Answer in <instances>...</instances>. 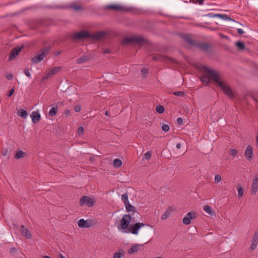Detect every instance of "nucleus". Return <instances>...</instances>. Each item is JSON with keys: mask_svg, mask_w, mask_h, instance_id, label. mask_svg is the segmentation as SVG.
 <instances>
[{"mask_svg": "<svg viewBox=\"0 0 258 258\" xmlns=\"http://www.w3.org/2000/svg\"><path fill=\"white\" fill-rule=\"evenodd\" d=\"M61 69L60 67L53 68L49 72L50 74L52 76L57 73L59 72Z\"/></svg>", "mask_w": 258, "mask_h": 258, "instance_id": "29", "label": "nucleus"}, {"mask_svg": "<svg viewBox=\"0 0 258 258\" xmlns=\"http://www.w3.org/2000/svg\"><path fill=\"white\" fill-rule=\"evenodd\" d=\"M237 32L239 34H243L244 33V31L242 29L239 28L237 29Z\"/></svg>", "mask_w": 258, "mask_h": 258, "instance_id": "53", "label": "nucleus"}, {"mask_svg": "<svg viewBox=\"0 0 258 258\" xmlns=\"http://www.w3.org/2000/svg\"><path fill=\"white\" fill-rule=\"evenodd\" d=\"M57 112V107H52L49 112V114L51 116H54L56 115Z\"/></svg>", "mask_w": 258, "mask_h": 258, "instance_id": "32", "label": "nucleus"}, {"mask_svg": "<svg viewBox=\"0 0 258 258\" xmlns=\"http://www.w3.org/2000/svg\"><path fill=\"white\" fill-rule=\"evenodd\" d=\"M20 231L22 234V235L28 239H30L31 238V234L28 229L24 225H21L20 227Z\"/></svg>", "mask_w": 258, "mask_h": 258, "instance_id": "16", "label": "nucleus"}, {"mask_svg": "<svg viewBox=\"0 0 258 258\" xmlns=\"http://www.w3.org/2000/svg\"><path fill=\"white\" fill-rule=\"evenodd\" d=\"M25 155V153L22 151H18L15 154L16 159H20L22 158Z\"/></svg>", "mask_w": 258, "mask_h": 258, "instance_id": "36", "label": "nucleus"}, {"mask_svg": "<svg viewBox=\"0 0 258 258\" xmlns=\"http://www.w3.org/2000/svg\"><path fill=\"white\" fill-rule=\"evenodd\" d=\"M105 10H113L116 11L126 12L132 10L131 8L127 7L119 4H112L104 7Z\"/></svg>", "mask_w": 258, "mask_h": 258, "instance_id": "5", "label": "nucleus"}, {"mask_svg": "<svg viewBox=\"0 0 258 258\" xmlns=\"http://www.w3.org/2000/svg\"><path fill=\"white\" fill-rule=\"evenodd\" d=\"M58 258H66L62 254L59 253Z\"/></svg>", "mask_w": 258, "mask_h": 258, "instance_id": "59", "label": "nucleus"}, {"mask_svg": "<svg viewBox=\"0 0 258 258\" xmlns=\"http://www.w3.org/2000/svg\"><path fill=\"white\" fill-rule=\"evenodd\" d=\"M141 73L142 76L145 77L146 75L148 73V71L146 69H144L141 71Z\"/></svg>", "mask_w": 258, "mask_h": 258, "instance_id": "43", "label": "nucleus"}, {"mask_svg": "<svg viewBox=\"0 0 258 258\" xmlns=\"http://www.w3.org/2000/svg\"><path fill=\"white\" fill-rule=\"evenodd\" d=\"M50 50V47H43L39 51L37 55L32 58V61L34 63H38L49 53Z\"/></svg>", "mask_w": 258, "mask_h": 258, "instance_id": "2", "label": "nucleus"}, {"mask_svg": "<svg viewBox=\"0 0 258 258\" xmlns=\"http://www.w3.org/2000/svg\"><path fill=\"white\" fill-rule=\"evenodd\" d=\"M257 244L254 243H251V246H250V248L252 249V250H253L254 249L256 246H257Z\"/></svg>", "mask_w": 258, "mask_h": 258, "instance_id": "51", "label": "nucleus"}, {"mask_svg": "<svg viewBox=\"0 0 258 258\" xmlns=\"http://www.w3.org/2000/svg\"><path fill=\"white\" fill-rule=\"evenodd\" d=\"M14 88H12L10 90V92H9V93L8 94V96L9 97H10L14 93Z\"/></svg>", "mask_w": 258, "mask_h": 258, "instance_id": "52", "label": "nucleus"}, {"mask_svg": "<svg viewBox=\"0 0 258 258\" xmlns=\"http://www.w3.org/2000/svg\"><path fill=\"white\" fill-rule=\"evenodd\" d=\"M23 46H17L11 51L10 55H9V59H15L18 55L20 52L21 51Z\"/></svg>", "mask_w": 258, "mask_h": 258, "instance_id": "12", "label": "nucleus"}, {"mask_svg": "<svg viewBox=\"0 0 258 258\" xmlns=\"http://www.w3.org/2000/svg\"><path fill=\"white\" fill-rule=\"evenodd\" d=\"M65 112H66V114L67 115H68L70 113V111L69 110H67Z\"/></svg>", "mask_w": 258, "mask_h": 258, "instance_id": "61", "label": "nucleus"}, {"mask_svg": "<svg viewBox=\"0 0 258 258\" xmlns=\"http://www.w3.org/2000/svg\"><path fill=\"white\" fill-rule=\"evenodd\" d=\"M237 151L236 149H230L229 150L228 153L229 155L234 156L237 154Z\"/></svg>", "mask_w": 258, "mask_h": 258, "instance_id": "38", "label": "nucleus"}, {"mask_svg": "<svg viewBox=\"0 0 258 258\" xmlns=\"http://www.w3.org/2000/svg\"><path fill=\"white\" fill-rule=\"evenodd\" d=\"M200 70L206 74L201 77V80L203 83L208 85L211 82V80H212L226 95L231 98L233 97V92L231 88L225 82L222 80L221 74L218 71L204 66L201 67Z\"/></svg>", "mask_w": 258, "mask_h": 258, "instance_id": "1", "label": "nucleus"}, {"mask_svg": "<svg viewBox=\"0 0 258 258\" xmlns=\"http://www.w3.org/2000/svg\"><path fill=\"white\" fill-rule=\"evenodd\" d=\"M106 34L103 32H98L93 34H90V39L94 40H100L105 36Z\"/></svg>", "mask_w": 258, "mask_h": 258, "instance_id": "14", "label": "nucleus"}, {"mask_svg": "<svg viewBox=\"0 0 258 258\" xmlns=\"http://www.w3.org/2000/svg\"><path fill=\"white\" fill-rule=\"evenodd\" d=\"M10 252L13 255H15L17 253V249L15 247H11L10 249Z\"/></svg>", "mask_w": 258, "mask_h": 258, "instance_id": "39", "label": "nucleus"}, {"mask_svg": "<svg viewBox=\"0 0 258 258\" xmlns=\"http://www.w3.org/2000/svg\"><path fill=\"white\" fill-rule=\"evenodd\" d=\"M89 57L86 55H83L77 59V63L78 64L82 63L89 60Z\"/></svg>", "mask_w": 258, "mask_h": 258, "instance_id": "24", "label": "nucleus"}, {"mask_svg": "<svg viewBox=\"0 0 258 258\" xmlns=\"http://www.w3.org/2000/svg\"><path fill=\"white\" fill-rule=\"evenodd\" d=\"M121 200L124 205H126V203H128V195L127 194H124L121 196Z\"/></svg>", "mask_w": 258, "mask_h": 258, "instance_id": "35", "label": "nucleus"}, {"mask_svg": "<svg viewBox=\"0 0 258 258\" xmlns=\"http://www.w3.org/2000/svg\"><path fill=\"white\" fill-rule=\"evenodd\" d=\"M94 204L93 199L87 196H84L80 199V205L81 206L85 205L89 207H91L94 206Z\"/></svg>", "mask_w": 258, "mask_h": 258, "instance_id": "7", "label": "nucleus"}, {"mask_svg": "<svg viewBox=\"0 0 258 258\" xmlns=\"http://www.w3.org/2000/svg\"><path fill=\"white\" fill-rule=\"evenodd\" d=\"M60 52H61V51H57V52H56L55 54L56 55H58L60 53Z\"/></svg>", "mask_w": 258, "mask_h": 258, "instance_id": "60", "label": "nucleus"}, {"mask_svg": "<svg viewBox=\"0 0 258 258\" xmlns=\"http://www.w3.org/2000/svg\"><path fill=\"white\" fill-rule=\"evenodd\" d=\"M237 189L238 190V197H241L243 194V187L240 185H238L237 187Z\"/></svg>", "mask_w": 258, "mask_h": 258, "instance_id": "34", "label": "nucleus"}, {"mask_svg": "<svg viewBox=\"0 0 258 258\" xmlns=\"http://www.w3.org/2000/svg\"><path fill=\"white\" fill-rule=\"evenodd\" d=\"M131 220V217L129 215H124L121 218L120 221V227L122 229L127 228Z\"/></svg>", "mask_w": 258, "mask_h": 258, "instance_id": "9", "label": "nucleus"}, {"mask_svg": "<svg viewBox=\"0 0 258 258\" xmlns=\"http://www.w3.org/2000/svg\"><path fill=\"white\" fill-rule=\"evenodd\" d=\"M25 74L27 77H28L29 78H31V74L28 70H25Z\"/></svg>", "mask_w": 258, "mask_h": 258, "instance_id": "50", "label": "nucleus"}, {"mask_svg": "<svg viewBox=\"0 0 258 258\" xmlns=\"http://www.w3.org/2000/svg\"><path fill=\"white\" fill-rule=\"evenodd\" d=\"M32 122L34 123L38 122L41 119V115L38 111H33L30 115Z\"/></svg>", "mask_w": 258, "mask_h": 258, "instance_id": "17", "label": "nucleus"}, {"mask_svg": "<svg viewBox=\"0 0 258 258\" xmlns=\"http://www.w3.org/2000/svg\"><path fill=\"white\" fill-rule=\"evenodd\" d=\"M141 246H142L141 244H134L132 246V247L128 250V251H127L128 253L129 254H132L135 252H137L139 250V248Z\"/></svg>", "mask_w": 258, "mask_h": 258, "instance_id": "19", "label": "nucleus"}, {"mask_svg": "<svg viewBox=\"0 0 258 258\" xmlns=\"http://www.w3.org/2000/svg\"><path fill=\"white\" fill-rule=\"evenodd\" d=\"M124 255V252L123 249H120L117 252L114 253L113 258H121L122 256Z\"/></svg>", "mask_w": 258, "mask_h": 258, "instance_id": "25", "label": "nucleus"}, {"mask_svg": "<svg viewBox=\"0 0 258 258\" xmlns=\"http://www.w3.org/2000/svg\"><path fill=\"white\" fill-rule=\"evenodd\" d=\"M125 206L127 212H134V214H136L137 215V216H140V215L139 214V213L135 212L134 207H133L132 205H131L129 202L126 203V205H125Z\"/></svg>", "mask_w": 258, "mask_h": 258, "instance_id": "23", "label": "nucleus"}, {"mask_svg": "<svg viewBox=\"0 0 258 258\" xmlns=\"http://www.w3.org/2000/svg\"><path fill=\"white\" fill-rule=\"evenodd\" d=\"M156 110L159 113H162L164 111V108L162 105H158L156 107Z\"/></svg>", "mask_w": 258, "mask_h": 258, "instance_id": "37", "label": "nucleus"}, {"mask_svg": "<svg viewBox=\"0 0 258 258\" xmlns=\"http://www.w3.org/2000/svg\"><path fill=\"white\" fill-rule=\"evenodd\" d=\"M252 148L251 146H248L246 148L244 154L246 159H250L252 158Z\"/></svg>", "mask_w": 258, "mask_h": 258, "instance_id": "20", "label": "nucleus"}, {"mask_svg": "<svg viewBox=\"0 0 258 258\" xmlns=\"http://www.w3.org/2000/svg\"><path fill=\"white\" fill-rule=\"evenodd\" d=\"M173 209L171 207H169L167 209V210L165 212V213L162 215L161 217V219L162 220H165L167 219L170 215L172 211H173Z\"/></svg>", "mask_w": 258, "mask_h": 258, "instance_id": "22", "label": "nucleus"}, {"mask_svg": "<svg viewBox=\"0 0 258 258\" xmlns=\"http://www.w3.org/2000/svg\"><path fill=\"white\" fill-rule=\"evenodd\" d=\"M69 8L75 11H79L83 10L84 8L82 5L78 4L77 3H73L69 6Z\"/></svg>", "mask_w": 258, "mask_h": 258, "instance_id": "18", "label": "nucleus"}, {"mask_svg": "<svg viewBox=\"0 0 258 258\" xmlns=\"http://www.w3.org/2000/svg\"><path fill=\"white\" fill-rule=\"evenodd\" d=\"M176 147L177 149H180L181 148V144L180 143H177L176 145Z\"/></svg>", "mask_w": 258, "mask_h": 258, "instance_id": "58", "label": "nucleus"}, {"mask_svg": "<svg viewBox=\"0 0 258 258\" xmlns=\"http://www.w3.org/2000/svg\"><path fill=\"white\" fill-rule=\"evenodd\" d=\"M197 2L199 3V4L201 5L203 4L204 0H196Z\"/></svg>", "mask_w": 258, "mask_h": 258, "instance_id": "57", "label": "nucleus"}, {"mask_svg": "<svg viewBox=\"0 0 258 258\" xmlns=\"http://www.w3.org/2000/svg\"><path fill=\"white\" fill-rule=\"evenodd\" d=\"M251 243H254L256 244L258 243V231L254 233V234L252 237Z\"/></svg>", "mask_w": 258, "mask_h": 258, "instance_id": "33", "label": "nucleus"}, {"mask_svg": "<svg viewBox=\"0 0 258 258\" xmlns=\"http://www.w3.org/2000/svg\"><path fill=\"white\" fill-rule=\"evenodd\" d=\"M196 46L206 52H210L211 51V45L209 43L205 42L197 43Z\"/></svg>", "mask_w": 258, "mask_h": 258, "instance_id": "11", "label": "nucleus"}, {"mask_svg": "<svg viewBox=\"0 0 258 258\" xmlns=\"http://www.w3.org/2000/svg\"><path fill=\"white\" fill-rule=\"evenodd\" d=\"M18 114L24 118H26L28 116L27 112L23 109H20L18 112Z\"/></svg>", "mask_w": 258, "mask_h": 258, "instance_id": "27", "label": "nucleus"}, {"mask_svg": "<svg viewBox=\"0 0 258 258\" xmlns=\"http://www.w3.org/2000/svg\"><path fill=\"white\" fill-rule=\"evenodd\" d=\"M215 14H213L212 13H210V14H209L207 16H209V17H212V18H213V17H217V16H215Z\"/></svg>", "mask_w": 258, "mask_h": 258, "instance_id": "55", "label": "nucleus"}, {"mask_svg": "<svg viewBox=\"0 0 258 258\" xmlns=\"http://www.w3.org/2000/svg\"><path fill=\"white\" fill-rule=\"evenodd\" d=\"M183 39L187 42L189 44L191 45H195L196 46L197 44L196 42H195L191 37L190 35H185L183 37Z\"/></svg>", "mask_w": 258, "mask_h": 258, "instance_id": "21", "label": "nucleus"}, {"mask_svg": "<svg viewBox=\"0 0 258 258\" xmlns=\"http://www.w3.org/2000/svg\"><path fill=\"white\" fill-rule=\"evenodd\" d=\"M97 224V221L95 219H89L86 220L81 219L78 222V226L81 228H89L95 226Z\"/></svg>", "mask_w": 258, "mask_h": 258, "instance_id": "4", "label": "nucleus"}, {"mask_svg": "<svg viewBox=\"0 0 258 258\" xmlns=\"http://www.w3.org/2000/svg\"><path fill=\"white\" fill-rule=\"evenodd\" d=\"M43 258H51V257L48 255H44V256H43Z\"/></svg>", "mask_w": 258, "mask_h": 258, "instance_id": "62", "label": "nucleus"}, {"mask_svg": "<svg viewBox=\"0 0 258 258\" xmlns=\"http://www.w3.org/2000/svg\"><path fill=\"white\" fill-rule=\"evenodd\" d=\"M146 39L142 36H135L131 37L125 38L123 40L122 43L123 44H126L130 43L140 44L144 43Z\"/></svg>", "mask_w": 258, "mask_h": 258, "instance_id": "3", "label": "nucleus"}, {"mask_svg": "<svg viewBox=\"0 0 258 258\" xmlns=\"http://www.w3.org/2000/svg\"><path fill=\"white\" fill-rule=\"evenodd\" d=\"M215 182L216 183H218L219 182H220L221 180V177L220 176V175H216L215 177Z\"/></svg>", "mask_w": 258, "mask_h": 258, "instance_id": "44", "label": "nucleus"}, {"mask_svg": "<svg viewBox=\"0 0 258 258\" xmlns=\"http://www.w3.org/2000/svg\"><path fill=\"white\" fill-rule=\"evenodd\" d=\"M52 76L50 74L49 72L43 78V80H48Z\"/></svg>", "mask_w": 258, "mask_h": 258, "instance_id": "48", "label": "nucleus"}, {"mask_svg": "<svg viewBox=\"0 0 258 258\" xmlns=\"http://www.w3.org/2000/svg\"><path fill=\"white\" fill-rule=\"evenodd\" d=\"M144 226L145 224L142 223H136L133 226H130L129 229L132 233L137 235L139 233V230Z\"/></svg>", "mask_w": 258, "mask_h": 258, "instance_id": "10", "label": "nucleus"}, {"mask_svg": "<svg viewBox=\"0 0 258 258\" xmlns=\"http://www.w3.org/2000/svg\"><path fill=\"white\" fill-rule=\"evenodd\" d=\"M258 189V175H256L253 179L251 192L255 195Z\"/></svg>", "mask_w": 258, "mask_h": 258, "instance_id": "15", "label": "nucleus"}, {"mask_svg": "<svg viewBox=\"0 0 258 258\" xmlns=\"http://www.w3.org/2000/svg\"><path fill=\"white\" fill-rule=\"evenodd\" d=\"M204 210L208 214L212 216L213 214L214 215V212L211 210V208L208 205H205L204 206Z\"/></svg>", "mask_w": 258, "mask_h": 258, "instance_id": "28", "label": "nucleus"}, {"mask_svg": "<svg viewBox=\"0 0 258 258\" xmlns=\"http://www.w3.org/2000/svg\"><path fill=\"white\" fill-rule=\"evenodd\" d=\"M177 122H178V124H181L183 123V119H182V118H181V117H178L177 119Z\"/></svg>", "mask_w": 258, "mask_h": 258, "instance_id": "49", "label": "nucleus"}, {"mask_svg": "<svg viewBox=\"0 0 258 258\" xmlns=\"http://www.w3.org/2000/svg\"><path fill=\"white\" fill-rule=\"evenodd\" d=\"M105 115H108V112L107 111H106L105 112Z\"/></svg>", "mask_w": 258, "mask_h": 258, "instance_id": "63", "label": "nucleus"}, {"mask_svg": "<svg viewBox=\"0 0 258 258\" xmlns=\"http://www.w3.org/2000/svg\"><path fill=\"white\" fill-rule=\"evenodd\" d=\"M215 16H217L218 18H220L223 20H227V21H233L231 18H230L226 14H215Z\"/></svg>", "mask_w": 258, "mask_h": 258, "instance_id": "26", "label": "nucleus"}, {"mask_svg": "<svg viewBox=\"0 0 258 258\" xmlns=\"http://www.w3.org/2000/svg\"><path fill=\"white\" fill-rule=\"evenodd\" d=\"M195 213L194 212H188L183 219V223L185 225H189L191 223V219L195 217Z\"/></svg>", "mask_w": 258, "mask_h": 258, "instance_id": "13", "label": "nucleus"}, {"mask_svg": "<svg viewBox=\"0 0 258 258\" xmlns=\"http://www.w3.org/2000/svg\"><path fill=\"white\" fill-rule=\"evenodd\" d=\"M162 129L164 132H167L169 130V126L168 125L165 124L162 126Z\"/></svg>", "mask_w": 258, "mask_h": 258, "instance_id": "42", "label": "nucleus"}, {"mask_svg": "<svg viewBox=\"0 0 258 258\" xmlns=\"http://www.w3.org/2000/svg\"><path fill=\"white\" fill-rule=\"evenodd\" d=\"M2 155L4 156H7L8 155V151L7 149H4L2 150Z\"/></svg>", "mask_w": 258, "mask_h": 258, "instance_id": "45", "label": "nucleus"}, {"mask_svg": "<svg viewBox=\"0 0 258 258\" xmlns=\"http://www.w3.org/2000/svg\"><path fill=\"white\" fill-rule=\"evenodd\" d=\"M152 58L154 60L165 61L172 63H176L177 62L175 59L161 54H155L152 56Z\"/></svg>", "mask_w": 258, "mask_h": 258, "instance_id": "6", "label": "nucleus"}, {"mask_svg": "<svg viewBox=\"0 0 258 258\" xmlns=\"http://www.w3.org/2000/svg\"><path fill=\"white\" fill-rule=\"evenodd\" d=\"M122 164L121 161L119 159H115L113 161V165L116 168H118L121 166Z\"/></svg>", "mask_w": 258, "mask_h": 258, "instance_id": "31", "label": "nucleus"}, {"mask_svg": "<svg viewBox=\"0 0 258 258\" xmlns=\"http://www.w3.org/2000/svg\"><path fill=\"white\" fill-rule=\"evenodd\" d=\"M173 94L176 96H183L184 95V92L182 91H176L174 92Z\"/></svg>", "mask_w": 258, "mask_h": 258, "instance_id": "41", "label": "nucleus"}, {"mask_svg": "<svg viewBox=\"0 0 258 258\" xmlns=\"http://www.w3.org/2000/svg\"><path fill=\"white\" fill-rule=\"evenodd\" d=\"M84 132V128L82 126H80L78 130V133L79 134H82Z\"/></svg>", "mask_w": 258, "mask_h": 258, "instance_id": "47", "label": "nucleus"}, {"mask_svg": "<svg viewBox=\"0 0 258 258\" xmlns=\"http://www.w3.org/2000/svg\"><path fill=\"white\" fill-rule=\"evenodd\" d=\"M236 46L239 50H243L245 48V44L243 42L238 41L235 43Z\"/></svg>", "mask_w": 258, "mask_h": 258, "instance_id": "30", "label": "nucleus"}, {"mask_svg": "<svg viewBox=\"0 0 258 258\" xmlns=\"http://www.w3.org/2000/svg\"><path fill=\"white\" fill-rule=\"evenodd\" d=\"M90 34L85 31L80 32H76L73 35V39L76 40H80L85 38H90Z\"/></svg>", "mask_w": 258, "mask_h": 258, "instance_id": "8", "label": "nucleus"}, {"mask_svg": "<svg viewBox=\"0 0 258 258\" xmlns=\"http://www.w3.org/2000/svg\"><path fill=\"white\" fill-rule=\"evenodd\" d=\"M7 79L9 80H11L13 79V76L11 75H10L7 77Z\"/></svg>", "mask_w": 258, "mask_h": 258, "instance_id": "56", "label": "nucleus"}, {"mask_svg": "<svg viewBox=\"0 0 258 258\" xmlns=\"http://www.w3.org/2000/svg\"><path fill=\"white\" fill-rule=\"evenodd\" d=\"M110 52V51L108 49H105L103 51V53L105 54L109 53Z\"/></svg>", "mask_w": 258, "mask_h": 258, "instance_id": "54", "label": "nucleus"}, {"mask_svg": "<svg viewBox=\"0 0 258 258\" xmlns=\"http://www.w3.org/2000/svg\"><path fill=\"white\" fill-rule=\"evenodd\" d=\"M151 157V152L150 151H148L144 155V158L146 160H149Z\"/></svg>", "mask_w": 258, "mask_h": 258, "instance_id": "40", "label": "nucleus"}, {"mask_svg": "<svg viewBox=\"0 0 258 258\" xmlns=\"http://www.w3.org/2000/svg\"><path fill=\"white\" fill-rule=\"evenodd\" d=\"M74 109L76 112H79L81 110V107L80 105H76L75 106Z\"/></svg>", "mask_w": 258, "mask_h": 258, "instance_id": "46", "label": "nucleus"}, {"mask_svg": "<svg viewBox=\"0 0 258 258\" xmlns=\"http://www.w3.org/2000/svg\"><path fill=\"white\" fill-rule=\"evenodd\" d=\"M256 141L257 142V144H258V135L256 136Z\"/></svg>", "mask_w": 258, "mask_h": 258, "instance_id": "64", "label": "nucleus"}]
</instances>
